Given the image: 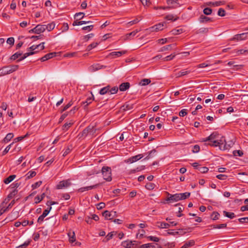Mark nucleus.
Instances as JSON below:
<instances>
[{
	"label": "nucleus",
	"instance_id": "nucleus-1",
	"mask_svg": "<svg viewBox=\"0 0 248 248\" xmlns=\"http://www.w3.org/2000/svg\"><path fill=\"white\" fill-rule=\"evenodd\" d=\"M219 134L217 132H213L208 137L202 139V141L205 142V145H208L212 146V144L218 143L217 140L219 138Z\"/></svg>",
	"mask_w": 248,
	"mask_h": 248
},
{
	"label": "nucleus",
	"instance_id": "nucleus-2",
	"mask_svg": "<svg viewBox=\"0 0 248 248\" xmlns=\"http://www.w3.org/2000/svg\"><path fill=\"white\" fill-rule=\"evenodd\" d=\"M19 68L18 65H10L3 66L0 69V77L12 73L16 71Z\"/></svg>",
	"mask_w": 248,
	"mask_h": 248
},
{
	"label": "nucleus",
	"instance_id": "nucleus-3",
	"mask_svg": "<svg viewBox=\"0 0 248 248\" xmlns=\"http://www.w3.org/2000/svg\"><path fill=\"white\" fill-rule=\"evenodd\" d=\"M101 171L103 178L105 180L108 182L111 181V169L110 167L104 166L102 168Z\"/></svg>",
	"mask_w": 248,
	"mask_h": 248
},
{
	"label": "nucleus",
	"instance_id": "nucleus-4",
	"mask_svg": "<svg viewBox=\"0 0 248 248\" xmlns=\"http://www.w3.org/2000/svg\"><path fill=\"white\" fill-rule=\"evenodd\" d=\"M167 194L168 195V197L165 199V201L163 202L164 204L173 203L180 201L179 195H178V193H176L175 194H171L169 192H167Z\"/></svg>",
	"mask_w": 248,
	"mask_h": 248
},
{
	"label": "nucleus",
	"instance_id": "nucleus-5",
	"mask_svg": "<svg viewBox=\"0 0 248 248\" xmlns=\"http://www.w3.org/2000/svg\"><path fill=\"white\" fill-rule=\"evenodd\" d=\"M102 215L106 219L112 220L113 218L117 217V214L116 211L106 210L103 213Z\"/></svg>",
	"mask_w": 248,
	"mask_h": 248
},
{
	"label": "nucleus",
	"instance_id": "nucleus-6",
	"mask_svg": "<svg viewBox=\"0 0 248 248\" xmlns=\"http://www.w3.org/2000/svg\"><path fill=\"white\" fill-rule=\"evenodd\" d=\"M71 185V183L70 179L66 180H62L60 181L56 186V188L58 189H61L68 187Z\"/></svg>",
	"mask_w": 248,
	"mask_h": 248
},
{
	"label": "nucleus",
	"instance_id": "nucleus-7",
	"mask_svg": "<svg viewBox=\"0 0 248 248\" xmlns=\"http://www.w3.org/2000/svg\"><path fill=\"white\" fill-rule=\"evenodd\" d=\"M167 3L169 5H172L171 6H167V7H160L159 9H170L173 8H176L178 6H180L179 3L176 2V1L175 0H167Z\"/></svg>",
	"mask_w": 248,
	"mask_h": 248
},
{
	"label": "nucleus",
	"instance_id": "nucleus-8",
	"mask_svg": "<svg viewBox=\"0 0 248 248\" xmlns=\"http://www.w3.org/2000/svg\"><path fill=\"white\" fill-rule=\"evenodd\" d=\"M165 23H159L147 29V30L149 32H153V31H162L164 26L165 25Z\"/></svg>",
	"mask_w": 248,
	"mask_h": 248
},
{
	"label": "nucleus",
	"instance_id": "nucleus-9",
	"mask_svg": "<svg viewBox=\"0 0 248 248\" xmlns=\"http://www.w3.org/2000/svg\"><path fill=\"white\" fill-rule=\"evenodd\" d=\"M248 33V32H245V33H242L241 34H236L231 40H236V41L244 40L246 39V38H247L246 35Z\"/></svg>",
	"mask_w": 248,
	"mask_h": 248
},
{
	"label": "nucleus",
	"instance_id": "nucleus-10",
	"mask_svg": "<svg viewBox=\"0 0 248 248\" xmlns=\"http://www.w3.org/2000/svg\"><path fill=\"white\" fill-rule=\"evenodd\" d=\"M100 184H96L95 185L90 186H87L85 187H82L80 188H79L78 191L79 192H83L85 191L90 190L92 189L96 188H97L99 186H100Z\"/></svg>",
	"mask_w": 248,
	"mask_h": 248
},
{
	"label": "nucleus",
	"instance_id": "nucleus-11",
	"mask_svg": "<svg viewBox=\"0 0 248 248\" xmlns=\"http://www.w3.org/2000/svg\"><path fill=\"white\" fill-rule=\"evenodd\" d=\"M217 142L218 143L217 144H212V146H213V147L219 146V149L221 150V148H222V146H223V145L225 144V143L226 141L225 140L224 137H221L220 139H217Z\"/></svg>",
	"mask_w": 248,
	"mask_h": 248
},
{
	"label": "nucleus",
	"instance_id": "nucleus-12",
	"mask_svg": "<svg viewBox=\"0 0 248 248\" xmlns=\"http://www.w3.org/2000/svg\"><path fill=\"white\" fill-rule=\"evenodd\" d=\"M126 53V50H123L120 51H113L110 53L108 55L109 57H111L112 58H116L122 56L123 54H124Z\"/></svg>",
	"mask_w": 248,
	"mask_h": 248
},
{
	"label": "nucleus",
	"instance_id": "nucleus-13",
	"mask_svg": "<svg viewBox=\"0 0 248 248\" xmlns=\"http://www.w3.org/2000/svg\"><path fill=\"white\" fill-rule=\"evenodd\" d=\"M139 248H161V247L157 244L147 243L140 246Z\"/></svg>",
	"mask_w": 248,
	"mask_h": 248
},
{
	"label": "nucleus",
	"instance_id": "nucleus-14",
	"mask_svg": "<svg viewBox=\"0 0 248 248\" xmlns=\"http://www.w3.org/2000/svg\"><path fill=\"white\" fill-rule=\"evenodd\" d=\"M56 56V53L55 52H52L48 53L46 55H45L44 56L42 57L40 60L41 62H45L47 60H49L54 57Z\"/></svg>",
	"mask_w": 248,
	"mask_h": 248
},
{
	"label": "nucleus",
	"instance_id": "nucleus-15",
	"mask_svg": "<svg viewBox=\"0 0 248 248\" xmlns=\"http://www.w3.org/2000/svg\"><path fill=\"white\" fill-rule=\"evenodd\" d=\"M142 157V156L141 155H138L132 156V157L129 158V159H128L126 162L132 163L134 162H136V161L139 160V159L141 158Z\"/></svg>",
	"mask_w": 248,
	"mask_h": 248
},
{
	"label": "nucleus",
	"instance_id": "nucleus-16",
	"mask_svg": "<svg viewBox=\"0 0 248 248\" xmlns=\"http://www.w3.org/2000/svg\"><path fill=\"white\" fill-rule=\"evenodd\" d=\"M144 169H145V166H139L135 169L129 170L128 171V174H131L132 173H135L137 172H139L142 170H144Z\"/></svg>",
	"mask_w": 248,
	"mask_h": 248
},
{
	"label": "nucleus",
	"instance_id": "nucleus-17",
	"mask_svg": "<svg viewBox=\"0 0 248 248\" xmlns=\"http://www.w3.org/2000/svg\"><path fill=\"white\" fill-rule=\"evenodd\" d=\"M130 87L129 82H124L122 83L119 86V89L121 91H125Z\"/></svg>",
	"mask_w": 248,
	"mask_h": 248
},
{
	"label": "nucleus",
	"instance_id": "nucleus-18",
	"mask_svg": "<svg viewBox=\"0 0 248 248\" xmlns=\"http://www.w3.org/2000/svg\"><path fill=\"white\" fill-rule=\"evenodd\" d=\"M68 236L70 243H72L76 241V236L74 231H69L68 233Z\"/></svg>",
	"mask_w": 248,
	"mask_h": 248
},
{
	"label": "nucleus",
	"instance_id": "nucleus-19",
	"mask_svg": "<svg viewBox=\"0 0 248 248\" xmlns=\"http://www.w3.org/2000/svg\"><path fill=\"white\" fill-rule=\"evenodd\" d=\"M195 244V242L194 240H190L188 242H186L185 244L180 248H188L194 246Z\"/></svg>",
	"mask_w": 248,
	"mask_h": 248
},
{
	"label": "nucleus",
	"instance_id": "nucleus-20",
	"mask_svg": "<svg viewBox=\"0 0 248 248\" xmlns=\"http://www.w3.org/2000/svg\"><path fill=\"white\" fill-rule=\"evenodd\" d=\"M45 25H37L35 27V30L37 31V34H40L41 32H43L45 31Z\"/></svg>",
	"mask_w": 248,
	"mask_h": 248
},
{
	"label": "nucleus",
	"instance_id": "nucleus-21",
	"mask_svg": "<svg viewBox=\"0 0 248 248\" xmlns=\"http://www.w3.org/2000/svg\"><path fill=\"white\" fill-rule=\"evenodd\" d=\"M116 233L117 232H111L108 233L107 234V235L106 236V237L104 239V240H103V242H107L109 240L112 239L113 236L114 235H116Z\"/></svg>",
	"mask_w": 248,
	"mask_h": 248
},
{
	"label": "nucleus",
	"instance_id": "nucleus-22",
	"mask_svg": "<svg viewBox=\"0 0 248 248\" xmlns=\"http://www.w3.org/2000/svg\"><path fill=\"white\" fill-rule=\"evenodd\" d=\"M101 69V66L99 64H93L90 66L89 68V71L91 72H93Z\"/></svg>",
	"mask_w": 248,
	"mask_h": 248
},
{
	"label": "nucleus",
	"instance_id": "nucleus-23",
	"mask_svg": "<svg viewBox=\"0 0 248 248\" xmlns=\"http://www.w3.org/2000/svg\"><path fill=\"white\" fill-rule=\"evenodd\" d=\"M109 88L110 86L108 85L102 88L99 91V93L101 95H104L106 93L109 94Z\"/></svg>",
	"mask_w": 248,
	"mask_h": 248
},
{
	"label": "nucleus",
	"instance_id": "nucleus-24",
	"mask_svg": "<svg viewBox=\"0 0 248 248\" xmlns=\"http://www.w3.org/2000/svg\"><path fill=\"white\" fill-rule=\"evenodd\" d=\"M37 51H31V52H27V53H25V54H24V55H23V56H22L21 57H20L17 61V62H20V61H21L23 60H24L25 58H26L27 57L30 56V55H33L34 54H35Z\"/></svg>",
	"mask_w": 248,
	"mask_h": 248
},
{
	"label": "nucleus",
	"instance_id": "nucleus-25",
	"mask_svg": "<svg viewBox=\"0 0 248 248\" xmlns=\"http://www.w3.org/2000/svg\"><path fill=\"white\" fill-rule=\"evenodd\" d=\"M37 51H31V52H27V53H25V54H24V55H23V56H22L21 57H20L17 61V62H20V61H21L23 60H24L25 58H26L27 57L30 56V55H33L34 54H35Z\"/></svg>",
	"mask_w": 248,
	"mask_h": 248
},
{
	"label": "nucleus",
	"instance_id": "nucleus-26",
	"mask_svg": "<svg viewBox=\"0 0 248 248\" xmlns=\"http://www.w3.org/2000/svg\"><path fill=\"white\" fill-rule=\"evenodd\" d=\"M122 108L124 111L130 110L133 108V104L126 102L123 106Z\"/></svg>",
	"mask_w": 248,
	"mask_h": 248
},
{
	"label": "nucleus",
	"instance_id": "nucleus-27",
	"mask_svg": "<svg viewBox=\"0 0 248 248\" xmlns=\"http://www.w3.org/2000/svg\"><path fill=\"white\" fill-rule=\"evenodd\" d=\"M140 31V30H136L133 31H132L131 32L129 33H127L125 35V40H128V39H130V38L131 36H134L138 32H139Z\"/></svg>",
	"mask_w": 248,
	"mask_h": 248
},
{
	"label": "nucleus",
	"instance_id": "nucleus-28",
	"mask_svg": "<svg viewBox=\"0 0 248 248\" xmlns=\"http://www.w3.org/2000/svg\"><path fill=\"white\" fill-rule=\"evenodd\" d=\"M178 195H179L180 200H183L188 198L190 195V193L186 192L183 193H178Z\"/></svg>",
	"mask_w": 248,
	"mask_h": 248
},
{
	"label": "nucleus",
	"instance_id": "nucleus-29",
	"mask_svg": "<svg viewBox=\"0 0 248 248\" xmlns=\"http://www.w3.org/2000/svg\"><path fill=\"white\" fill-rule=\"evenodd\" d=\"M88 127H90V129L89 130V134L92 136H94L96 131L95 126L93 124H90Z\"/></svg>",
	"mask_w": 248,
	"mask_h": 248
},
{
	"label": "nucleus",
	"instance_id": "nucleus-30",
	"mask_svg": "<svg viewBox=\"0 0 248 248\" xmlns=\"http://www.w3.org/2000/svg\"><path fill=\"white\" fill-rule=\"evenodd\" d=\"M233 145V143L232 141L229 142V143H227L226 142L225 144L223 145V146H222V148H221V150H229L231 147H232V146Z\"/></svg>",
	"mask_w": 248,
	"mask_h": 248
},
{
	"label": "nucleus",
	"instance_id": "nucleus-31",
	"mask_svg": "<svg viewBox=\"0 0 248 248\" xmlns=\"http://www.w3.org/2000/svg\"><path fill=\"white\" fill-rule=\"evenodd\" d=\"M16 177V175H15V174L11 175L9 176L8 177H7V178L5 179L3 181V182L5 184H8L10 182H11L13 180H14Z\"/></svg>",
	"mask_w": 248,
	"mask_h": 248
},
{
	"label": "nucleus",
	"instance_id": "nucleus-32",
	"mask_svg": "<svg viewBox=\"0 0 248 248\" xmlns=\"http://www.w3.org/2000/svg\"><path fill=\"white\" fill-rule=\"evenodd\" d=\"M211 19L210 18L207 17L204 15H201L200 17V21L202 23H206L211 21Z\"/></svg>",
	"mask_w": 248,
	"mask_h": 248
},
{
	"label": "nucleus",
	"instance_id": "nucleus-33",
	"mask_svg": "<svg viewBox=\"0 0 248 248\" xmlns=\"http://www.w3.org/2000/svg\"><path fill=\"white\" fill-rule=\"evenodd\" d=\"M45 30H47L48 31L53 30L55 26V24L54 22H51L47 25H45Z\"/></svg>",
	"mask_w": 248,
	"mask_h": 248
},
{
	"label": "nucleus",
	"instance_id": "nucleus-34",
	"mask_svg": "<svg viewBox=\"0 0 248 248\" xmlns=\"http://www.w3.org/2000/svg\"><path fill=\"white\" fill-rule=\"evenodd\" d=\"M223 213L225 217L231 219H232L235 217V214L232 212H228L226 211H224Z\"/></svg>",
	"mask_w": 248,
	"mask_h": 248
},
{
	"label": "nucleus",
	"instance_id": "nucleus-35",
	"mask_svg": "<svg viewBox=\"0 0 248 248\" xmlns=\"http://www.w3.org/2000/svg\"><path fill=\"white\" fill-rule=\"evenodd\" d=\"M151 83V80L150 79L144 78L140 80L139 83V85L141 86H145Z\"/></svg>",
	"mask_w": 248,
	"mask_h": 248
},
{
	"label": "nucleus",
	"instance_id": "nucleus-36",
	"mask_svg": "<svg viewBox=\"0 0 248 248\" xmlns=\"http://www.w3.org/2000/svg\"><path fill=\"white\" fill-rule=\"evenodd\" d=\"M133 242L131 241H125L123 242V245L124 247L126 248H131L132 245H134Z\"/></svg>",
	"mask_w": 248,
	"mask_h": 248
},
{
	"label": "nucleus",
	"instance_id": "nucleus-37",
	"mask_svg": "<svg viewBox=\"0 0 248 248\" xmlns=\"http://www.w3.org/2000/svg\"><path fill=\"white\" fill-rule=\"evenodd\" d=\"M14 137V134L12 133H8L3 139L4 142H7L10 141Z\"/></svg>",
	"mask_w": 248,
	"mask_h": 248
},
{
	"label": "nucleus",
	"instance_id": "nucleus-38",
	"mask_svg": "<svg viewBox=\"0 0 248 248\" xmlns=\"http://www.w3.org/2000/svg\"><path fill=\"white\" fill-rule=\"evenodd\" d=\"M18 193V190L15 189L12 192H11L7 196V199L8 200H10L12 198H13L15 196H16Z\"/></svg>",
	"mask_w": 248,
	"mask_h": 248
},
{
	"label": "nucleus",
	"instance_id": "nucleus-39",
	"mask_svg": "<svg viewBox=\"0 0 248 248\" xmlns=\"http://www.w3.org/2000/svg\"><path fill=\"white\" fill-rule=\"evenodd\" d=\"M36 175V172L35 171L33 170H31L29 171L27 174V179H29L31 178H33Z\"/></svg>",
	"mask_w": 248,
	"mask_h": 248
},
{
	"label": "nucleus",
	"instance_id": "nucleus-40",
	"mask_svg": "<svg viewBox=\"0 0 248 248\" xmlns=\"http://www.w3.org/2000/svg\"><path fill=\"white\" fill-rule=\"evenodd\" d=\"M45 193H43L40 196H37L35 198V203H39L45 197Z\"/></svg>",
	"mask_w": 248,
	"mask_h": 248
},
{
	"label": "nucleus",
	"instance_id": "nucleus-41",
	"mask_svg": "<svg viewBox=\"0 0 248 248\" xmlns=\"http://www.w3.org/2000/svg\"><path fill=\"white\" fill-rule=\"evenodd\" d=\"M182 32H183V30L182 29H173L172 31H171L170 32V33L172 35H177V34H179Z\"/></svg>",
	"mask_w": 248,
	"mask_h": 248
},
{
	"label": "nucleus",
	"instance_id": "nucleus-42",
	"mask_svg": "<svg viewBox=\"0 0 248 248\" xmlns=\"http://www.w3.org/2000/svg\"><path fill=\"white\" fill-rule=\"evenodd\" d=\"M84 13L82 12L76 13L75 15V18H77L78 20H80L84 17Z\"/></svg>",
	"mask_w": 248,
	"mask_h": 248
},
{
	"label": "nucleus",
	"instance_id": "nucleus-43",
	"mask_svg": "<svg viewBox=\"0 0 248 248\" xmlns=\"http://www.w3.org/2000/svg\"><path fill=\"white\" fill-rule=\"evenodd\" d=\"M157 224H159L158 227L160 228H168L170 227V224L165 222H158Z\"/></svg>",
	"mask_w": 248,
	"mask_h": 248
},
{
	"label": "nucleus",
	"instance_id": "nucleus-44",
	"mask_svg": "<svg viewBox=\"0 0 248 248\" xmlns=\"http://www.w3.org/2000/svg\"><path fill=\"white\" fill-rule=\"evenodd\" d=\"M22 55V53L16 52L12 55L10 57V60L14 61L17 59V58H19Z\"/></svg>",
	"mask_w": 248,
	"mask_h": 248
},
{
	"label": "nucleus",
	"instance_id": "nucleus-45",
	"mask_svg": "<svg viewBox=\"0 0 248 248\" xmlns=\"http://www.w3.org/2000/svg\"><path fill=\"white\" fill-rule=\"evenodd\" d=\"M98 45V43H93L92 44H91L90 45H89L87 47V48H86V50L87 51H90L91 50H92L93 48L95 47Z\"/></svg>",
	"mask_w": 248,
	"mask_h": 248
},
{
	"label": "nucleus",
	"instance_id": "nucleus-46",
	"mask_svg": "<svg viewBox=\"0 0 248 248\" xmlns=\"http://www.w3.org/2000/svg\"><path fill=\"white\" fill-rule=\"evenodd\" d=\"M166 18L169 20H171L176 21L179 18V17L176 16V17L174 18V16H173V15H168L166 16Z\"/></svg>",
	"mask_w": 248,
	"mask_h": 248
},
{
	"label": "nucleus",
	"instance_id": "nucleus-47",
	"mask_svg": "<svg viewBox=\"0 0 248 248\" xmlns=\"http://www.w3.org/2000/svg\"><path fill=\"white\" fill-rule=\"evenodd\" d=\"M155 187V185L154 183H148L145 185V187L148 190H152Z\"/></svg>",
	"mask_w": 248,
	"mask_h": 248
},
{
	"label": "nucleus",
	"instance_id": "nucleus-48",
	"mask_svg": "<svg viewBox=\"0 0 248 248\" xmlns=\"http://www.w3.org/2000/svg\"><path fill=\"white\" fill-rule=\"evenodd\" d=\"M118 91V88L117 87H113L111 88H109V94H115L117 93Z\"/></svg>",
	"mask_w": 248,
	"mask_h": 248
},
{
	"label": "nucleus",
	"instance_id": "nucleus-49",
	"mask_svg": "<svg viewBox=\"0 0 248 248\" xmlns=\"http://www.w3.org/2000/svg\"><path fill=\"white\" fill-rule=\"evenodd\" d=\"M73 105V102L72 101H70L66 105H65L62 109H61V112L62 113L63 111L67 110L68 108H69Z\"/></svg>",
	"mask_w": 248,
	"mask_h": 248
},
{
	"label": "nucleus",
	"instance_id": "nucleus-50",
	"mask_svg": "<svg viewBox=\"0 0 248 248\" xmlns=\"http://www.w3.org/2000/svg\"><path fill=\"white\" fill-rule=\"evenodd\" d=\"M147 238L150 241H152L155 242H158L160 240V239L158 237L153 236H147Z\"/></svg>",
	"mask_w": 248,
	"mask_h": 248
},
{
	"label": "nucleus",
	"instance_id": "nucleus-51",
	"mask_svg": "<svg viewBox=\"0 0 248 248\" xmlns=\"http://www.w3.org/2000/svg\"><path fill=\"white\" fill-rule=\"evenodd\" d=\"M191 72L190 71H182L177 73V77H182L187 74H189Z\"/></svg>",
	"mask_w": 248,
	"mask_h": 248
},
{
	"label": "nucleus",
	"instance_id": "nucleus-52",
	"mask_svg": "<svg viewBox=\"0 0 248 248\" xmlns=\"http://www.w3.org/2000/svg\"><path fill=\"white\" fill-rule=\"evenodd\" d=\"M31 241V240L27 241L25 242L23 244L17 247L16 248H26L30 245Z\"/></svg>",
	"mask_w": 248,
	"mask_h": 248
},
{
	"label": "nucleus",
	"instance_id": "nucleus-53",
	"mask_svg": "<svg viewBox=\"0 0 248 248\" xmlns=\"http://www.w3.org/2000/svg\"><path fill=\"white\" fill-rule=\"evenodd\" d=\"M176 56L175 54H171L170 55L167 56L164 58V61H169L172 60Z\"/></svg>",
	"mask_w": 248,
	"mask_h": 248
},
{
	"label": "nucleus",
	"instance_id": "nucleus-54",
	"mask_svg": "<svg viewBox=\"0 0 248 248\" xmlns=\"http://www.w3.org/2000/svg\"><path fill=\"white\" fill-rule=\"evenodd\" d=\"M227 226L226 224H222L220 225H212V227H213V228L214 229H222L226 228Z\"/></svg>",
	"mask_w": 248,
	"mask_h": 248
},
{
	"label": "nucleus",
	"instance_id": "nucleus-55",
	"mask_svg": "<svg viewBox=\"0 0 248 248\" xmlns=\"http://www.w3.org/2000/svg\"><path fill=\"white\" fill-rule=\"evenodd\" d=\"M219 216H220V215L218 213L216 212H214L212 213L211 217H212V218L213 219V220H217L218 219Z\"/></svg>",
	"mask_w": 248,
	"mask_h": 248
},
{
	"label": "nucleus",
	"instance_id": "nucleus-56",
	"mask_svg": "<svg viewBox=\"0 0 248 248\" xmlns=\"http://www.w3.org/2000/svg\"><path fill=\"white\" fill-rule=\"evenodd\" d=\"M90 129V127H87L85 128L81 133V137L86 136L89 134V130Z\"/></svg>",
	"mask_w": 248,
	"mask_h": 248
},
{
	"label": "nucleus",
	"instance_id": "nucleus-57",
	"mask_svg": "<svg viewBox=\"0 0 248 248\" xmlns=\"http://www.w3.org/2000/svg\"><path fill=\"white\" fill-rule=\"evenodd\" d=\"M140 20H141V18L140 17V19L139 18H136L133 20H132L129 22L127 24H129L130 26H132L134 24L138 23Z\"/></svg>",
	"mask_w": 248,
	"mask_h": 248
},
{
	"label": "nucleus",
	"instance_id": "nucleus-58",
	"mask_svg": "<svg viewBox=\"0 0 248 248\" xmlns=\"http://www.w3.org/2000/svg\"><path fill=\"white\" fill-rule=\"evenodd\" d=\"M212 12V9L210 8H205L204 9L203 12L204 14L206 15H210L211 14Z\"/></svg>",
	"mask_w": 248,
	"mask_h": 248
},
{
	"label": "nucleus",
	"instance_id": "nucleus-59",
	"mask_svg": "<svg viewBox=\"0 0 248 248\" xmlns=\"http://www.w3.org/2000/svg\"><path fill=\"white\" fill-rule=\"evenodd\" d=\"M225 11L223 8H219L217 12V15L220 16H225Z\"/></svg>",
	"mask_w": 248,
	"mask_h": 248
},
{
	"label": "nucleus",
	"instance_id": "nucleus-60",
	"mask_svg": "<svg viewBox=\"0 0 248 248\" xmlns=\"http://www.w3.org/2000/svg\"><path fill=\"white\" fill-rule=\"evenodd\" d=\"M156 152V151L155 149H153L149 152L148 155L145 158L146 159H149L151 157H153V155Z\"/></svg>",
	"mask_w": 248,
	"mask_h": 248
},
{
	"label": "nucleus",
	"instance_id": "nucleus-61",
	"mask_svg": "<svg viewBox=\"0 0 248 248\" xmlns=\"http://www.w3.org/2000/svg\"><path fill=\"white\" fill-rule=\"evenodd\" d=\"M94 36V34L93 33H90L87 35H85L83 36V39L85 41H88L90 38L93 37Z\"/></svg>",
	"mask_w": 248,
	"mask_h": 248
},
{
	"label": "nucleus",
	"instance_id": "nucleus-62",
	"mask_svg": "<svg viewBox=\"0 0 248 248\" xmlns=\"http://www.w3.org/2000/svg\"><path fill=\"white\" fill-rule=\"evenodd\" d=\"M92 99L91 98L89 97L87 99L86 101L82 102V103L83 105L85 104L84 108H85V107H87L90 104H91L92 103Z\"/></svg>",
	"mask_w": 248,
	"mask_h": 248
},
{
	"label": "nucleus",
	"instance_id": "nucleus-63",
	"mask_svg": "<svg viewBox=\"0 0 248 248\" xmlns=\"http://www.w3.org/2000/svg\"><path fill=\"white\" fill-rule=\"evenodd\" d=\"M42 182L41 181H38L32 185L31 187L33 189H35L41 186Z\"/></svg>",
	"mask_w": 248,
	"mask_h": 248
},
{
	"label": "nucleus",
	"instance_id": "nucleus-64",
	"mask_svg": "<svg viewBox=\"0 0 248 248\" xmlns=\"http://www.w3.org/2000/svg\"><path fill=\"white\" fill-rule=\"evenodd\" d=\"M209 169L208 168L206 167H202L199 168V170L202 173H204L207 172L208 171Z\"/></svg>",
	"mask_w": 248,
	"mask_h": 248
}]
</instances>
